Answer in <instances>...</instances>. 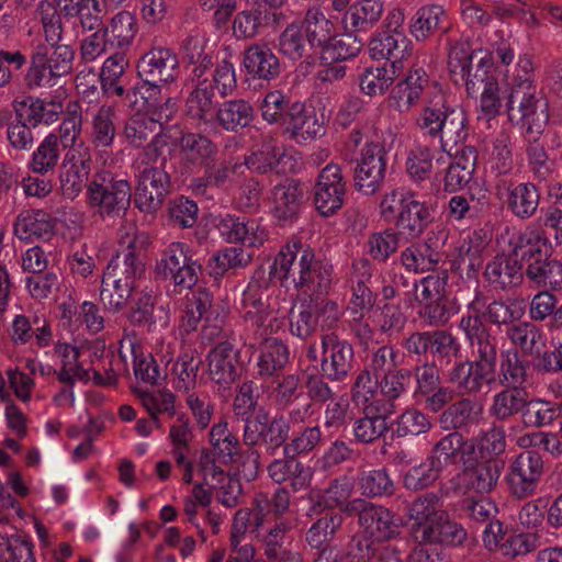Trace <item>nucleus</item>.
<instances>
[{
  "label": "nucleus",
  "mask_w": 562,
  "mask_h": 562,
  "mask_svg": "<svg viewBox=\"0 0 562 562\" xmlns=\"http://www.w3.org/2000/svg\"><path fill=\"white\" fill-rule=\"evenodd\" d=\"M472 56L467 43H457L450 48L448 67L457 83L464 82L468 95L479 99V121L490 122L502 108L499 85L493 77H487L486 68L491 67L492 57H482L472 74Z\"/></svg>",
  "instance_id": "obj_1"
},
{
  "label": "nucleus",
  "mask_w": 562,
  "mask_h": 562,
  "mask_svg": "<svg viewBox=\"0 0 562 562\" xmlns=\"http://www.w3.org/2000/svg\"><path fill=\"white\" fill-rule=\"evenodd\" d=\"M179 60L177 54L167 47H153L138 60L137 74L142 85L128 91L126 100L137 111L156 106L165 86L177 79Z\"/></svg>",
  "instance_id": "obj_2"
},
{
  "label": "nucleus",
  "mask_w": 562,
  "mask_h": 562,
  "mask_svg": "<svg viewBox=\"0 0 562 562\" xmlns=\"http://www.w3.org/2000/svg\"><path fill=\"white\" fill-rule=\"evenodd\" d=\"M311 407L312 403L307 402L304 406L289 409L288 415L277 414L273 417L269 416L265 407H260L256 419L244 425L243 443L247 447L263 446L270 453H274L281 447L284 449L291 428L304 423Z\"/></svg>",
  "instance_id": "obj_3"
},
{
  "label": "nucleus",
  "mask_w": 562,
  "mask_h": 562,
  "mask_svg": "<svg viewBox=\"0 0 562 562\" xmlns=\"http://www.w3.org/2000/svg\"><path fill=\"white\" fill-rule=\"evenodd\" d=\"M468 119L462 110L448 104L441 88L431 87L427 106L417 119L425 136L440 140H465L469 137Z\"/></svg>",
  "instance_id": "obj_4"
},
{
  "label": "nucleus",
  "mask_w": 562,
  "mask_h": 562,
  "mask_svg": "<svg viewBox=\"0 0 562 562\" xmlns=\"http://www.w3.org/2000/svg\"><path fill=\"white\" fill-rule=\"evenodd\" d=\"M380 215L393 223L397 233L409 238H418L432 221L429 206L416 199L415 193L404 189H393L380 202Z\"/></svg>",
  "instance_id": "obj_5"
},
{
  "label": "nucleus",
  "mask_w": 562,
  "mask_h": 562,
  "mask_svg": "<svg viewBox=\"0 0 562 562\" xmlns=\"http://www.w3.org/2000/svg\"><path fill=\"white\" fill-rule=\"evenodd\" d=\"M532 228L514 233L508 240V251L497 254L485 267L484 276L503 291L520 286L526 278L525 254L530 250ZM528 255H526L527 257Z\"/></svg>",
  "instance_id": "obj_6"
},
{
  "label": "nucleus",
  "mask_w": 562,
  "mask_h": 562,
  "mask_svg": "<svg viewBox=\"0 0 562 562\" xmlns=\"http://www.w3.org/2000/svg\"><path fill=\"white\" fill-rule=\"evenodd\" d=\"M74 60L75 50L70 45L50 48L37 45L31 55L25 85L30 89L55 87L61 78L71 74Z\"/></svg>",
  "instance_id": "obj_7"
},
{
  "label": "nucleus",
  "mask_w": 562,
  "mask_h": 562,
  "mask_svg": "<svg viewBox=\"0 0 562 562\" xmlns=\"http://www.w3.org/2000/svg\"><path fill=\"white\" fill-rule=\"evenodd\" d=\"M485 305V294L476 289L473 299L468 303V313L459 322V329L464 334L471 349L473 361L497 367V338L491 328L481 321L479 314Z\"/></svg>",
  "instance_id": "obj_8"
},
{
  "label": "nucleus",
  "mask_w": 562,
  "mask_h": 562,
  "mask_svg": "<svg viewBox=\"0 0 562 562\" xmlns=\"http://www.w3.org/2000/svg\"><path fill=\"white\" fill-rule=\"evenodd\" d=\"M176 102L168 98L158 110V119L145 114L131 116L124 126V136L130 140H184L186 133L178 121H172Z\"/></svg>",
  "instance_id": "obj_9"
},
{
  "label": "nucleus",
  "mask_w": 562,
  "mask_h": 562,
  "mask_svg": "<svg viewBox=\"0 0 562 562\" xmlns=\"http://www.w3.org/2000/svg\"><path fill=\"white\" fill-rule=\"evenodd\" d=\"M349 517H357L364 535L384 542L396 538L401 532V519L389 508L364 498L350 499L345 506Z\"/></svg>",
  "instance_id": "obj_10"
},
{
  "label": "nucleus",
  "mask_w": 562,
  "mask_h": 562,
  "mask_svg": "<svg viewBox=\"0 0 562 562\" xmlns=\"http://www.w3.org/2000/svg\"><path fill=\"white\" fill-rule=\"evenodd\" d=\"M532 246L527 252L526 279L537 289L562 292V260L548 254L547 238L532 229Z\"/></svg>",
  "instance_id": "obj_11"
},
{
  "label": "nucleus",
  "mask_w": 562,
  "mask_h": 562,
  "mask_svg": "<svg viewBox=\"0 0 562 562\" xmlns=\"http://www.w3.org/2000/svg\"><path fill=\"white\" fill-rule=\"evenodd\" d=\"M131 186L126 180H114L109 172L94 175L87 186V201L101 215L125 211L131 202Z\"/></svg>",
  "instance_id": "obj_12"
},
{
  "label": "nucleus",
  "mask_w": 562,
  "mask_h": 562,
  "mask_svg": "<svg viewBox=\"0 0 562 562\" xmlns=\"http://www.w3.org/2000/svg\"><path fill=\"white\" fill-rule=\"evenodd\" d=\"M241 305L244 321L254 329L256 338H263L276 333L281 323L273 315L270 305L268 288H263L259 281H251L243 294Z\"/></svg>",
  "instance_id": "obj_13"
},
{
  "label": "nucleus",
  "mask_w": 562,
  "mask_h": 562,
  "mask_svg": "<svg viewBox=\"0 0 562 562\" xmlns=\"http://www.w3.org/2000/svg\"><path fill=\"white\" fill-rule=\"evenodd\" d=\"M411 371L415 380L414 398L423 403L425 411L437 414L453 401L456 391L441 384L439 370L434 362L416 366Z\"/></svg>",
  "instance_id": "obj_14"
},
{
  "label": "nucleus",
  "mask_w": 562,
  "mask_h": 562,
  "mask_svg": "<svg viewBox=\"0 0 562 562\" xmlns=\"http://www.w3.org/2000/svg\"><path fill=\"white\" fill-rule=\"evenodd\" d=\"M543 472V460L537 451L519 453L510 463L505 477L510 495L518 499L533 496Z\"/></svg>",
  "instance_id": "obj_15"
},
{
  "label": "nucleus",
  "mask_w": 562,
  "mask_h": 562,
  "mask_svg": "<svg viewBox=\"0 0 562 562\" xmlns=\"http://www.w3.org/2000/svg\"><path fill=\"white\" fill-rule=\"evenodd\" d=\"M135 206L145 213H155L164 204L170 192L169 175L157 166H144L135 170Z\"/></svg>",
  "instance_id": "obj_16"
},
{
  "label": "nucleus",
  "mask_w": 562,
  "mask_h": 562,
  "mask_svg": "<svg viewBox=\"0 0 562 562\" xmlns=\"http://www.w3.org/2000/svg\"><path fill=\"white\" fill-rule=\"evenodd\" d=\"M507 111L512 121L520 123L529 134H540L548 121L546 103L536 88L508 92Z\"/></svg>",
  "instance_id": "obj_17"
},
{
  "label": "nucleus",
  "mask_w": 562,
  "mask_h": 562,
  "mask_svg": "<svg viewBox=\"0 0 562 562\" xmlns=\"http://www.w3.org/2000/svg\"><path fill=\"white\" fill-rule=\"evenodd\" d=\"M355 363L352 345L335 333L322 336L321 370L331 382H344L351 373Z\"/></svg>",
  "instance_id": "obj_18"
},
{
  "label": "nucleus",
  "mask_w": 562,
  "mask_h": 562,
  "mask_svg": "<svg viewBox=\"0 0 562 562\" xmlns=\"http://www.w3.org/2000/svg\"><path fill=\"white\" fill-rule=\"evenodd\" d=\"M385 171V150L382 143H367L353 172L356 190L364 195L375 194L384 183Z\"/></svg>",
  "instance_id": "obj_19"
},
{
  "label": "nucleus",
  "mask_w": 562,
  "mask_h": 562,
  "mask_svg": "<svg viewBox=\"0 0 562 562\" xmlns=\"http://www.w3.org/2000/svg\"><path fill=\"white\" fill-rule=\"evenodd\" d=\"M91 154L85 143H71L66 153L60 175V187L64 196L76 198L87 187L91 170Z\"/></svg>",
  "instance_id": "obj_20"
},
{
  "label": "nucleus",
  "mask_w": 562,
  "mask_h": 562,
  "mask_svg": "<svg viewBox=\"0 0 562 562\" xmlns=\"http://www.w3.org/2000/svg\"><path fill=\"white\" fill-rule=\"evenodd\" d=\"M346 181L338 165L328 164L318 175L314 188V204L323 216L335 214L344 204Z\"/></svg>",
  "instance_id": "obj_21"
},
{
  "label": "nucleus",
  "mask_w": 562,
  "mask_h": 562,
  "mask_svg": "<svg viewBox=\"0 0 562 562\" xmlns=\"http://www.w3.org/2000/svg\"><path fill=\"white\" fill-rule=\"evenodd\" d=\"M448 381L462 396L482 392L496 381V369L470 359L458 361L449 370Z\"/></svg>",
  "instance_id": "obj_22"
},
{
  "label": "nucleus",
  "mask_w": 562,
  "mask_h": 562,
  "mask_svg": "<svg viewBox=\"0 0 562 562\" xmlns=\"http://www.w3.org/2000/svg\"><path fill=\"white\" fill-rule=\"evenodd\" d=\"M412 530L415 540L420 544L460 547L468 539L464 527L452 520L445 510L426 525L414 527Z\"/></svg>",
  "instance_id": "obj_23"
},
{
  "label": "nucleus",
  "mask_w": 562,
  "mask_h": 562,
  "mask_svg": "<svg viewBox=\"0 0 562 562\" xmlns=\"http://www.w3.org/2000/svg\"><path fill=\"white\" fill-rule=\"evenodd\" d=\"M497 194L504 199L507 209L519 220L532 217L540 203V191L532 182L515 183L501 179L496 184Z\"/></svg>",
  "instance_id": "obj_24"
},
{
  "label": "nucleus",
  "mask_w": 562,
  "mask_h": 562,
  "mask_svg": "<svg viewBox=\"0 0 562 562\" xmlns=\"http://www.w3.org/2000/svg\"><path fill=\"white\" fill-rule=\"evenodd\" d=\"M207 372L214 383L231 386L241 372L240 350L228 340L218 342L209 351Z\"/></svg>",
  "instance_id": "obj_25"
},
{
  "label": "nucleus",
  "mask_w": 562,
  "mask_h": 562,
  "mask_svg": "<svg viewBox=\"0 0 562 562\" xmlns=\"http://www.w3.org/2000/svg\"><path fill=\"white\" fill-rule=\"evenodd\" d=\"M314 249L299 239H292L280 249L270 273L281 282L291 279L296 288V279L302 278L308 269V261Z\"/></svg>",
  "instance_id": "obj_26"
},
{
  "label": "nucleus",
  "mask_w": 562,
  "mask_h": 562,
  "mask_svg": "<svg viewBox=\"0 0 562 562\" xmlns=\"http://www.w3.org/2000/svg\"><path fill=\"white\" fill-rule=\"evenodd\" d=\"M393 414L390 406L375 405L359 409V416L352 422L353 441L359 445H372L384 437L389 430V418Z\"/></svg>",
  "instance_id": "obj_27"
},
{
  "label": "nucleus",
  "mask_w": 562,
  "mask_h": 562,
  "mask_svg": "<svg viewBox=\"0 0 562 562\" xmlns=\"http://www.w3.org/2000/svg\"><path fill=\"white\" fill-rule=\"evenodd\" d=\"M304 188L299 180L285 178L271 190L273 215L279 221L292 222L304 202Z\"/></svg>",
  "instance_id": "obj_28"
},
{
  "label": "nucleus",
  "mask_w": 562,
  "mask_h": 562,
  "mask_svg": "<svg viewBox=\"0 0 562 562\" xmlns=\"http://www.w3.org/2000/svg\"><path fill=\"white\" fill-rule=\"evenodd\" d=\"M246 164L261 173L268 171L286 173L295 171L297 160L283 145L260 143L259 148L252 151Z\"/></svg>",
  "instance_id": "obj_29"
},
{
  "label": "nucleus",
  "mask_w": 562,
  "mask_h": 562,
  "mask_svg": "<svg viewBox=\"0 0 562 562\" xmlns=\"http://www.w3.org/2000/svg\"><path fill=\"white\" fill-rule=\"evenodd\" d=\"M220 234L228 243H240L247 247H258L268 239V232L255 220L225 215L217 223Z\"/></svg>",
  "instance_id": "obj_30"
},
{
  "label": "nucleus",
  "mask_w": 562,
  "mask_h": 562,
  "mask_svg": "<svg viewBox=\"0 0 562 562\" xmlns=\"http://www.w3.org/2000/svg\"><path fill=\"white\" fill-rule=\"evenodd\" d=\"M431 87L441 88L437 82L429 80L423 68L411 70L405 80L393 90V98L397 100L398 110L401 112L407 111L419 100H423L424 106H427Z\"/></svg>",
  "instance_id": "obj_31"
},
{
  "label": "nucleus",
  "mask_w": 562,
  "mask_h": 562,
  "mask_svg": "<svg viewBox=\"0 0 562 562\" xmlns=\"http://www.w3.org/2000/svg\"><path fill=\"white\" fill-rule=\"evenodd\" d=\"M14 234L26 243L48 241L55 235V220L42 210H24L14 222Z\"/></svg>",
  "instance_id": "obj_32"
},
{
  "label": "nucleus",
  "mask_w": 562,
  "mask_h": 562,
  "mask_svg": "<svg viewBox=\"0 0 562 562\" xmlns=\"http://www.w3.org/2000/svg\"><path fill=\"white\" fill-rule=\"evenodd\" d=\"M318 312L328 313L334 321L338 319V305L334 301H322L318 303L310 301L302 304L299 311L291 310L290 313V331L293 336L306 339L312 336L318 325Z\"/></svg>",
  "instance_id": "obj_33"
},
{
  "label": "nucleus",
  "mask_w": 562,
  "mask_h": 562,
  "mask_svg": "<svg viewBox=\"0 0 562 562\" xmlns=\"http://www.w3.org/2000/svg\"><path fill=\"white\" fill-rule=\"evenodd\" d=\"M372 58L390 60L394 71L402 68V61L412 54V43L405 32H382L369 44Z\"/></svg>",
  "instance_id": "obj_34"
},
{
  "label": "nucleus",
  "mask_w": 562,
  "mask_h": 562,
  "mask_svg": "<svg viewBox=\"0 0 562 562\" xmlns=\"http://www.w3.org/2000/svg\"><path fill=\"white\" fill-rule=\"evenodd\" d=\"M252 506L254 527L259 530L265 527L269 516L273 520H285L283 517L290 512L291 493L285 487H278L270 495L258 492L255 494Z\"/></svg>",
  "instance_id": "obj_35"
},
{
  "label": "nucleus",
  "mask_w": 562,
  "mask_h": 562,
  "mask_svg": "<svg viewBox=\"0 0 562 562\" xmlns=\"http://www.w3.org/2000/svg\"><path fill=\"white\" fill-rule=\"evenodd\" d=\"M372 278V266L368 259H358L352 262L348 282L351 288L350 305L353 313L370 311L374 304V295L369 286Z\"/></svg>",
  "instance_id": "obj_36"
},
{
  "label": "nucleus",
  "mask_w": 562,
  "mask_h": 562,
  "mask_svg": "<svg viewBox=\"0 0 562 562\" xmlns=\"http://www.w3.org/2000/svg\"><path fill=\"white\" fill-rule=\"evenodd\" d=\"M284 131L290 137L304 140L324 136L325 128L318 122L316 114L308 111L303 103H293L284 116Z\"/></svg>",
  "instance_id": "obj_37"
},
{
  "label": "nucleus",
  "mask_w": 562,
  "mask_h": 562,
  "mask_svg": "<svg viewBox=\"0 0 562 562\" xmlns=\"http://www.w3.org/2000/svg\"><path fill=\"white\" fill-rule=\"evenodd\" d=\"M133 247L134 240H127L126 248L111 258L103 274L135 289L136 280L145 272V265Z\"/></svg>",
  "instance_id": "obj_38"
},
{
  "label": "nucleus",
  "mask_w": 562,
  "mask_h": 562,
  "mask_svg": "<svg viewBox=\"0 0 562 562\" xmlns=\"http://www.w3.org/2000/svg\"><path fill=\"white\" fill-rule=\"evenodd\" d=\"M243 65L254 78L272 80L281 71L279 58L265 44H251L244 50Z\"/></svg>",
  "instance_id": "obj_39"
},
{
  "label": "nucleus",
  "mask_w": 562,
  "mask_h": 562,
  "mask_svg": "<svg viewBox=\"0 0 562 562\" xmlns=\"http://www.w3.org/2000/svg\"><path fill=\"white\" fill-rule=\"evenodd\" d=\"M505 336L527 356H540L547 345L544 331L531 319L515 322L505 330Z\"/></svg>",
  "instance_id": "obj_40"
},
{
  "label": "nucleus",
  "mask_w": 562,
  "mask_h": 562,
  "mask_svg": "<svg viewBox=\"0 0 562 562\" xmlns=\"http://www.w3.org/2000/svg\"><path fill=\"white\" fill-rule=\"evenodd\" d=\"M310 267L302 278L296 279V290L310 295H323L328 293L333 280V266L315 256L311 255L307 263Z\"/></svg>",
  "instance_id": "obj_41"
},
{
  "label": "nucleus",
  "mask_w": 562,
  "mask_h": 562,
  "mask_svg": "<svg viewBox=\"0 0 562 562\" xmlns=\"http://www.w3.org/2000/svg\"><path fill=\"white\" fill-rule=\"evenodd\" d=\"M319 515L305 532V542L312 549L330 547L329 544L344 522V517L339 512L325 510Z\"/></svg>",
  "instance_id": "obj_42"
},
{
  "label": "nucleus",
  "mask_w": 562,
  "mask_h": 562,
  "mask_svg": "<svg viewBox=\"0 0 562 562\" xmlns=\"http://www.w3.org/2000/svg\"><path fill=\"white\" fill-rule=\"evenodd\" d=\"M527 395L525 389L504 387L493 396L490 416L497 422H508L517 415L521 416Z\"/></svg>",
  "instance_id": "obj_43"
},
{
  "label": "nucleus",
  "mask_w": 562,
  "mask_h": 562,
  "mask_svg": "<svg viewBox=\"0 0 562 562\" xmlns=\"http://www.w3.org/2000/svg\"><path fill=\"white\" fill-rule=\"evenodd\" d=\"M472 449L476 452L480 460L502 461L498 459L506 450V432L502 425L495 423L481 430L476 437L472 439Z\"/></svg>",
  "instance_id": "obj_44"
},
{
  "label": "nucleus",
  "mask_w": 562,
  "mask_h": 562,
  "mask_svg": "<svg viewBox=\"0 0 562 562\" xmlns=\"http://www.w3.org/2000/svg\"><path fill=\"white\" fill-rule=\"evenodd\" d=\"M65 16L77 18L85 30L92 31L102 24V7L99 0H57Z\"/></svg>",
  "instance_id": "obj_45"
},
{
  "label": "nucleus",
  "mask_w": 562,
  "mask_h": 562,
  "mask_svg": "<svg viewBox=\"0 0 562 562\" xmlns=\"http://www.w3.org/2000/svg\"><path fill=\"white\" fill-rule=\"evenodd\" d=\"M561 414V404L543 398H526L521 423L527 428H542L553 424Z\"/></svg>",
  "instance_id": "obj_46"
},
{
  "label": "nucleus",
  "mask_w": 562,
  "mask_h": 562,
  "mask_svg": "<svg viewBox=\"0 0 562 562\" xmlns=\"http://www.w3.org/2000/svg\"><path fill=\"white\" fill-rule=\"evenodd\" d=\"M213 295L205 288L191 291L186 299V310L182 325L187 331L195 330L199 323L207 321L212 314Z\"/></svg>",
  "instance_id": "obj_47"
},
{
  "label": "nucleus",
  "mask_w": 562,
  "mask_h": 562,
  "mask_svg": "<svg viewBox=\"0 0 562 562\" xmlns=\"http://www.w3.org/2000/svg\"><path fill=\"white\" fill-rule=\"evenodd\" d=\"M202 363V358L196 350L188 348L181 351L172 367L178 391L189 393L195 389Z\"/></svg>",
  "instance_id": "obj_48"
},
{
  "label": "nucleus",
  "mask_w": 562,
  "mask_h": 562,
  "mask_svg": "<svg viewBox=\"0 0 562 562\" xmlns=\"http://www.w3.org/2000/svg\"><path fill=\"white\" fill-rule=\"evenodd\" d=\"M504 465V461L480 460L465 473L467 486L480 494L492 492L497 485Z\"/></svg>",
  "instance_id": "obj_49"
},
{
  "label": "nucleus",
  "mask_w": 562,
  "mask_h": 562,
  "mask_svg": "<svg viewBox=\"0 0 562 562\" xmlns=\"http://www.w3.org/2000/svg\"><path fill=\"white\" fill-rule=\"evenodd\" d=\"M263 341L258 369L260 376H272L282 371L289 361L288 347L277 338H258Z\"/></svg>",
  "instance_id": "obj_50"
},
{
  "label": "nucleus",
  "mask_w": 562,
  "mask_h": 562,
  "mask_svg": "<svg viewBox=\"0 0 562 562\" xmlns=\"http://www.w3.org/2000/svg\"><path fill=\"white\" fill-rule=\"evenodd\" d=\"M352 483L347 476L335 479L324 491V494L313 504L311 513L322 514L325 510L339 508L345 513V506L352 493Z\"/></svg>",
  "instance_id": "obj_51"
},
{
  "label": "nucleus",
  "mask_w": 562,
  "mask_h": 562,
  "mask_svg": "<svg viewBox=\"0 0 562 562\" xmlns=\"http://www.w3.org/2000/svg\"><path fill=\"white\" fill-rule=\"evenodd\" d=\"M300 24L303 25V31L310 41L311 47L323 48L335 33L334 23L316 7L306 11L305 18Z\"/></svg>",
  "instance_id": "obj_52"
},
{
  "label": "nucleus",
  "mask_w": 562,
  "mask_h": 562,
  "mask_svg": "<svg viewBox=\"0 0 562 562\" xmlns=\"http://www.w3.org/2000/svg\"><path fill=\"white\" fill-rule=\"evenodd\" d=\"M357 486L366 497L391 496L395 491L394 482L385 469H361Z\"/></svg>",
  "instance_id": "obj_53"
},
{
  "label": "nucleus",
  "mask_w": 562,
  "mask_h": 562,
  "mask_svg": "<svg viewBox=\"0 0 562 562\" xmlns=\"http://www.w3.org/2000/svg\"><path fill=\"white\" fill-rule=\"evenodd\" d=\"M271 398L278 409H292L305 398L304 383L297 374H288L273 381Z\"/></svg>",
  "instance_id": "obj_54"
},
{
  "label": "nucleus",
  "mask_w": 562,
  "mask_h": 562,
  "mask_svg": "<svg viewBox=\"0 0 562 562\" xmlns=\"http://www.w3.org/2000/svg\"><path fill=\"white\" fill-rule=\"evenodd\" d=\"M446 12L442 7L430 4L417 10L411 21V33L417 41H425L441 30Z\"/></svg>",
  "instance_id": "obj_55"
},
{
  "label": "nucleus",
  "mask_w": 562,
  "mask_h": 562,
  "mask_svg": "<svg viewBox=\"0 0 562 562\" xmlns=\"http://www.w3.org/2000/svg\"><path fill=\"white\" fill-rule=\"evenodd\" d=\"M473 411L474 403L469 397L452 401L440 411L438 424L443 430L458 431L472 424Z\"/></svg>",
  "instance_id": "obj_56"
},
{
  "label": "nucleus",
  "mask_w": 562,
  "mask_h": 562,
  "mask_svg": "<svg viewBox=\"0 0 562 562\" xmlns=\"http://www.w3.org/2000/svg\"><path fill=\"white\" fill-rule=\"evenodd\" d=\"M440 259V254L427 243L412 245L401 252L402 265L414 272L432 271Z\"/></svg>",
  "instance_id": "obj_57"
},
{
  "label": "nucleus",
  "mask_w": 562,
  "mask_h": 562,
  "mask_svg": "<svg viewBox=\"0 0 562 562\" xmlns=\"http://www.w3.org/2000/svg\"><path fill=\"white\" fill-rule=\"evenodd\" d=\"M259 386L254 381L243 382L237 391L233 402L234 416L244 423V425L250 424V420L256 419V414L259 408Z\"/></svg>",
  "instance_id": "obj_58"
},
{
  "label": "nucleus",
  "mask_w": 562,
  "mask_h": 562,
  "mask_svg": "<svg viewBox=\"0 0 562 562\" xmlns=\"http://www.w3.org/2000/svg\"><path fill=\"white\" fill-rule=\"evenodd\" d=\"M394 434L397 438H412L427 435L432 423L430 417L416 407L403 411L395 420Z\"/></svg>",
  "instance_id": "obj_59"
},
{
  "label": "nucleus",
  "mask_w": 562,
  "mask_h": 562,
  "mask_svg": "<svg viewBox=\"0 0 562 562\" xmlns=\"http://www.w3.org/2000/svg\"><path fill=\"white\" fill-rule=\"evenodd\" d=\"M528 364L517 351L502 353L498 371V382L504 387L524 389L527 382Z\"/></svg>",
  "instance_id": "obj_60"
},
{
  "label": "nucleus",
  "mask_w": 562,
  "mask_h": 562,
  "mask_svg": "<svg viewBox=\"0 0 562 562\" xmlns=\"http://www.w3.org/2000/svg\"><path fill=\"white\" fill-rule=\"evenodd\" d=\"M383 10L381 0H360L349 8L345 21L357 31H367L381 19Z\"/></svg>",
  "instance_id": "obj_61"
},
{
  "label": "nucleus",
  "mask_w": 562,
  "mask_h": 562,
  "mask_svg": "<svg viewBox=\"0 0 562 562\" xmlns=\"http://www.w3.org/2000/svg\"><path fill=\"white\" fill-rule=\"evenodd\" d=\"M251 255L239 247H226L213 254L209 260V273L214 278L224 276L228 270L246 267Z\"/></svg>",
  "instance_id": "obj_62"
},
{
  "label": "nucleus",
  "mask_w": 562,
  "mask_h": 562,
  "mask_svg": "<svg viewBox=\"0 0 562 562\" xmlns=\"http://www.w3.org/2000/svg\"><path fill=\"white\" fill-rule=\"evenodd\" d=\"M442 469L438 461L429 457L425 461L408 469L404 474V487L412 492H419L431 486L440 476Z\"/></svg>",
  "instance_id": "obj_63"
},
{
  "label": "nucleus",
  "mask_w": 562,
  "mask_h": 562,
  "mask_svg": "<svg viewBox=\"0 0 562 562\" xmlns=\"http://www.w3.org/2000/svg\"><path fill=\"white\" fill-rule=\"evenodd\" d=\"M310 41L300 22H292L279 36V52L290 59L297 60L307 55Z\"/></svg>",
  "instance_id": "obj_64"
}]
</instances>
